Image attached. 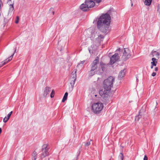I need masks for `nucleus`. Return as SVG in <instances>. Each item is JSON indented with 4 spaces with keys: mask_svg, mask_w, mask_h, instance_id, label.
I'll return each mask as SVG.
<instances>
[{
    "mask_svg": "<svg viewBox=\"0 0 160 160\" xmlns=\"http://www.w3.org/2000/svg\"><path fill=\"white\" fill-rule=\"evenodd\" d=\"M114 80V78L112 76H110L104 80L103 82L102 87L104 89L99 91V94L102 98V101L105 102H107L108 100L109 91L113 87Z\"/></svg>",
    "mask_w": 160,
    "mask_h": 160,
    "instance_id": "nucleus-1",
    "label": "nucleus"
},
{
    "mask_svg": "<svg viewBox=\"0 0 160 160\" xmlns=\"http://www.w3.org/2000/svg\"><path fill=\"white\" fill-rule=\"evenodd\" d=\"M111 17L108 13L102 14L98 18L97 22L98 28L104 33H108L111 29L110 26Z\"/></svg>",
    "mask_w": 160,
    "mask_h": 160,
    "instance_id": "nucleus-2",
    "label": "nucleus"
},
{
    "mask_svg": "<svg viewBox=\"0 0 160 160\" xmlns=\"http://www.w3.org/2000/svg\"><path fill=\"white\" fill-rule=\"evenodd\" d=\"M76 72V69H74L73 71L72 72L71 75L69 78L68 80L70 82V84L71 85L69 88V92H71L73 89L75 82L77 78Z\"/></svg>",
    "mask_w": 160,
    "mask_h": 160,
    "instance_id": "nucleus-3",
    "label": "nucleus"
},
{
    "mask_svg": "<svg viewBox=\"0 0 160 160\" xmlns=\"http://www.w3.org/2000/svg\"><path fill=\"white\" fill-rule=\"evenodd\" d=\"M103 104L100 102L94 103L92 105V109L94 113H99L103 108Z\"/></svg>",
    "mask_w": 160,
    "mask_h": 160,
    "instance_id": "nucleus-4",
    "label": "nucleus"
},
{
    "mask_svg": "<svg viewBox=\"0 0 160 160\" xmlns=\"http://www.w3.org/2000/svg\"><path fill=\"white\" fill-rule=\"evenodd\" d=\"M48 145L46 144H44L42 148V153L41 157L44 158L48 155V148H47Z\"/></svg>",
    "mask_w": 160,
    "mask_h": 160,
    "instance_id": "nucleus-5",
    "label": "nucleus"
},
{
    "mask_svg": "<svg viewBox=\"0 0 160 160\" xmlns=\"http://www.w3.org/2000/svg\"><path fill=\"white\" fill-rule=\"evenodd\" d=\"M124 49L122 58L123 60L126 61L130 57L131 55H130V52L128 48Z\"/></svg>",
    "mask_w": 160,
    "mask_h": 160,
    "instance_id": "nucleus-6",
    "label": "nucleus"
},
{
    "mask_svg": "<svg viewBox=\"0 0 160 160\" xmlns=\"http://www.w3.org/2000/svg\"><path fill=\"white\" fill-rule=\"evenodd\" d=\"M99 58L98 57H97L93 61V62L91 65V69L92 70H95L98 67L97 64L99 63Z\"/></svg>",
    "mask_w": 160,
    "mask_h": 160,
    "instance_id": "nucleus-7",
    "label": "nucleus"
},
{
    "mask_svg": "<svg viewBox=\"0 0 160 160\" xmlns=\"http://www.w3.org/2000/svg\"><path fill=\"white\" fill-rule=\"evenodd\" d=\"M119 57L118 54L115 53L110 58V63L111 65L113 64L116 62L119 59Z\"/></svg>",
    "mask_w": 160,
    "mask_h": 160,
    "instance_id": "nucleus-8",
    "label": "nucleus"
},
{
    "mask_svg": "<svg viewBox=\"0 0 160 160\" xmlns=\"http://www.w3.org/2000/svg\"><path fill=\"white\" fill-rule=\"evenodd\" d=\"M84 3L86 4L88 8L93 7L95 5V2L92 0H86Z\"/></svg>",
    "mask_w": 160,
    "mask_h": 160,
    "instance_id": "nucleus-9",
    "label": "nucleus"
},
{
    "mask_svg": "<svg viewBox=\"0 0 160 160\" xmlns=\"http://www.w3.org/2000/svg\"><path fill=\"white\" fill-rule=\"evenodd\" d=\"M80 8L82 11L85 12L89 10L88 7L86 5V4L83 3L80 6Z\"/></svg>",
    "mask_w": 160,
    "mask_h": 160,
    "instance_id": "nucleus-10",
    "label": "nucleus"
},
{
    "mask_svg": "<svg viewBox=\"0 0 160 160\" xmlns=\"http://www.w3.org/2000/svg\"><path fill=\"white\" fill-rule=\"evenodd\" d=\"M50 91L51 88L49 87H46L44 91L43 96L45 97H47L48 94L50 93Z\"/></svg>",
    "mask_w": 160,
    "mask_h": 160,
    "instance_id": "nucleus-11",
    "label": "nucleus"
},
{
    "mask_svg": "<svg viewBox=\"0 0 160 160\" xmlns=\"http://www.w3.org/2000/svg\"><path fill=\"white\" fill-rule=\"evenodd\" d=\"M151 55H152V57L155 56L158 59L160 57V53L157 52L154 50L152 51L151 53Z\"/></svg>",
    "mask_w": 160,
    "mask_h": 160,
    "instance_id": "nucleus-12",
    "label": "nucleus"
},
{
    "mask_svg": "<svg viewBox=\"0 0 160 160\" xmlns=\"http://www.w3.org/2000/svg\"><path fill=\"white\" fill-rule=\"evenodd\" d=\"M126 72V70L125 69H124L122 70H121L118 75V78L121 79L124 77L125 76Z\"/></svg>",
    "mask_w": 160,
    "mask_h": 160,
    "instance_id": "nucleus-13",
    "label": "nucleus"
},
{
    "mask_svg": "<svg viewBox=\"0 0 160 160\" xmlns=\"http://www.w3.org/2000/svg\"><path fill=\"white\" fill-rule=\"evenodd\" d=\"M106 65L102 62H100V66L99 67V71L102 72L104 71V69L105 68Z\"/></svg>",
    "mask_w": 160,
    "mask_h": 160,
    "instance_id": "nucleus-14",
    "label": "nucleus"
},
{
    "mask_svg": "<svg viewBox=\"0 0 160 160\" xmlns=\"http://www.w3.org/2000/svg\"><path fill=\"white\" fill-rule=\"evenodd\" d=\"M16 48H15V50L14 51V52H15L16 51ZM14 53L12 55H11L10 57H8L7 59H6L5 60H4V62H3L2 65L6 64L9 61L11 60V59H12V58L14 54Z\"/></svg>",
    "mask_w": 160,
    "mask_h": 160,
    "instance_id": "nucleus-15",
    "label": "nucleus"
},
{
    "mask_svg": "<svg viewBox=\"0 0 160 160\" xmlns=\"http://www.w3.org/2000/svg\"><path fill=\"white\" fill-rule=\"evenodd\" d=\"M61 41H59L58 42V49H60V51H61L64 48L65 44H63L61 46Z\"/></svg>",
    "mask_w": 160,
    "mask_h": 160,
    "instance_id": "nucleus-16",
    "label": "nucleus"
},
{
    "mask_svg": "<svg viewBox=\"0 0 160 160\" xmlns=\"http://www.w3.org/2000/svg\"><path fill=\"white\" fill-rule=\"evenodd\" d=\"M152 62H151V64L152 66H156L157 65V59L155 58H152Z\"/></svg>",
    "mask_w": 160,
    "mask_h": 160,
    "instance_id": "nucleus-17",
    "label": "nucleus"
},
{
    "mask_svg": "<svg viewBox=\"0 0 160 160\" xmlns=\"http://www.w3.org/2000/svg\"><path fill=\"white\" fill-rule=\"evenodd\" d=\"M91 140L90 139V140H88L86 142H85L84 143V146L85 147L86 149L88 148L89 146L91 144Z\"/></svg>",
    "mask_w": 160,
    "mask_h": 160,
    "instance_id": "nucleus-18",
    "label": "nucleus"
},
{
    "mask_svg": "<svg viewBox=\"0 0 160 160\" xmlns=\"http://www.w3.org/2000/svg\"><path fill=\"white\" fill-rule=\"evenodd\" d=\"M13 9H14V6H13V4H10L9 9V11L8 12V15L10 13H12V12L13 10Z\"/></svg>",
    "mask_w": 160,
    "mask_h": 160,
    "instance_id": "nucleus-19",
    "label": "nucleus"
},
{
    "mask_svg": "<svg viewBox=\"0 0 160 160\" xmlns=\"http://www.w3.org/2000/svg\"><path fill=\"white\" fill-rule=\"evenodd\" d=\"M141 118L142 115L141 114L140 112L138 115L136 116H135V121H138Z\"/></svg>",
    "mask_w": 160,
    "mask_h": 160,
    "instance_id": "nucleus-20",
    "label": "nucleus"
},
{
    "mask_svg": "<svg viewBox=\"0 0 160 160\" xmlns=\"http://www.w3.org/2000/svg\"><path fill=\"white\" fill-rule=\"evenodd\" d=\"M141 118L142 115L141 114L140 112L138 115L136 116H135V121H138Z\"/></svg>",
    "mask_w": 160,
    "mask_h": 160,
    "instance_id": "nucleus-21",
    "label": "nucleus"
},
{
    "mask_svg": "<svg viewBox=\"0 0 160 160\" xmlns=\"http://www.w3.org/2000/svg\"><path fill=\"white\" fill-rule=\"evenodd\" d=\"M94 47V45H92L90 47L88 48V50H89V53L91 54H92L93 53V47Z\"/></svg>",
    "mask_w": 160,
    "mask_h": 160,
    "instance_id": "nucleus-22",
    "label": "nucleus"
},
{
    "mask_svg": "<svg viewBox=\"0 0 160 160\" xmlns=\"http://www.w3.org/2000/svg\"><path fill=\"white\" fill-rule=\"evenodd\" d=\"M68 93L67 92H66L64 95L63 97L62 100V102H64L67 99Z\"/></svg>",
    "mask_w": 160,
    "mask_h": 160,
    "instance_id": "nucleus-23",
    "label": "nucleus"
},
{
    "mask_svg": "<svg viewBox=\"0 0 160 160\" xmlns=\"http://www.w3.org/2000/svg\"><path fill=\"white\" fill-rule=\"evenodd\" d=\"M152 2V0H145L144 3L146 5L150 6Z\"/></svg>",
    "mask_w": 160,
    "mask_h": 160,
    "instance_id": "nucleus-24",
    "label": "nucleus"
},
{
    "mask_svg": "<svg viewBox=\"0 0 160 160\" xmlns=\"http://www.w3.org/2000/svg\"><path fill=\"white\" fill-rule=\"evenodd\" d=\"M37 154V152L35 151H34L32 154V156L33 157V160H36L37 159L36 156Z\"/></svg>",
    "mask_w": 160,
    "mask_h": 160,
    "instance_id": "nucleus-25",
    "label": "nucleus"
},
{
    "mask_svg": "<svg viewBox=\"0 0 160 160\" xmlns=\"http://www.w3.org/2000/svg\"><path fill=\"white\" fill-rule=\"evenodd\" d=\"M124 156L122 153H120L118 156L119 159L120 160H123Z\"/></svg>",
    "mask_w": 160,
    "mask_h": 160,
    "instance_id": "nucleus-26",
    "label": "nucleus"
},
{
    "mask_svg": "<svg viewBox=\"0 0 160 160\" xmlns=\"http://www.w3.org/2000/svg\"><path fill=\"white\" fill-rule=\"evenodd\" d=\"M94 70H92V69H91V70L89 73L90 76H92L95 74V71H94Z\"/></svg>",
    "mask_w": 160,
    "mask_h": 160,
    "instance_id": "nucleus-27",
    "label": "nucleus"
},
{
    "mask_svg": "<svg viewBox=\"0 0 160 160\" xmlns=\"http://www.w3.org/2000/svg\"><path fill=\"white\" fill-rule=\"evenodd\" d=\"M10 117H9L8 116V115H7V116L5 117L4 118L3 120V122H7L8 121V120H9V119Z\"/></svg>",
    "mask_w": 160,
    "mask_h": 160,
    "instance_id": "nucleus-28",
    "label": "nucleus"
},
{
    "mask_svg": "<svg viewBox=\"0 0 160 160\" xmlns=\"http://www.w3.org/2000/svg\"><path fill=\"white\" fill-rule=\"evenodd\" d=\"M97 35H98L95 32H93L92 34L91 37L92 38H95L96 37H97Z\"/></svg>",
    "mask_w": 160,
    "mask_h": 160,
    "instance_id": "nucleus-29",
    "label": "nucleus"
},
{
    "mask_svg": "<svg viewBox=\"0 0 160 160\" xmlns=\"http://www.w3.org/2000/svg\"><path fill=\"white\" fill-rule=\"evenodd\" d=\"M55 92L54 90H52L50 94V97L51 98H52L54 97V95Z\"/></svg>",
    "mask_w": 160,
    "mask_h": 160,
    "instance_id": "nucleus-30",
    "label": "nucleus"
},
{
    "mask_svg": "<svg viewBox=\"0 0 160 160\" xmlns=\"http://www.w3.org/2000/svg\"><path fill=\"white\" fill-rule=\"evenodd\" d=\"M97 37H96V39H97L98 38H104V37L103 35H97Z\"/></svg>",
    "mask_w": 160,
    "mask_h": 160,
    "instance_id": "nucleus-31",
    "label": "nucleus"
},
{
    "mask_svg": "<svg viewBox=\"0 0 160 160\" xmlns=\"http://www.w3.org/2000/svg\"><path fill=\"white\" fill-rule=\"evenodd\" d=\"M80 152H81V149H79L78 150V152H77V157H76V160H77L78 159V157L79 155L80 154Z\"/></svg>",
    "mask_w": 160,
    "mask_h": 160,
    "instance_id": "nucleus-32",
    "label": "nucleus"
},
{
    "mask_svg": "<svg viewBox=\"0 0 160 160\" xmlns=\"http://www.w3.org/2000/svg\"><path fill=\"white\" fill-rule=\"evenodd\" d=\"M19 17L18 16H17L16 17V20H15V22L16 24L18 23L19 22Z\"/></svg>",
    "mask_w": 160,
    "mask_h": 160,
    "instance_id": "nucleus-33",
    "label": "nucleus"
},
{
    "mask_svg": "<svg viewBox=\"0 0 160 160\" xmlns=\"http://www.w3.org/2000/svg\"><path fill=\"white\" fill-rule=\"evenodd\" d=\"M157 73L155 72H153L152 74V76L153 77H154L156 75Z\"/></svg>",
    "mask_w": 160,
    "mask_h": 160,
    "instance_id": "nucleus-34",
    "label": "nucleus"
},
{
    "mask_svg": "<svg viewBox=\"0 0 160 160\" xmlns=\"http://www.w3.org/2000/svg\"><path fill=\"white\" fill-rule=\"evenodd\" d=\"M148 158L147 156L146 155H145L143 158V160H148Z\"/></svg>",
    "mask_w": 160,
    "mask_h": 160,
    "instance_id": "nucleus-35",
    "label": "nucleus"
},
{
    "mask_svg": "<svg viewBox=\"0 0 160 160\" xmlns=\"http://www.w3.org/2000/svg\"><path fill=\"white\" fill-rule=\"evenodd\" d=\"M94 1H95L96 3H99V2H100L101 1V0H94Z\"/></svg>",
    "mask_w": 160,
    "mask_h": 160,
    "instance_id": "nucleus-36",
    "label": "nucleus"
},
{
    "mask_svg": "<svg viewBox=\"0 0 160 160\" xmlns=\"http://www.w3.org/2000/svg\"><path fill=\"white\" fill-rule=\"evenodd\" d=\"M12 113V111H11V112H10L8 115V116L9 117H10L11 116V114Z\"/></svg>",
    "mask_w": 160,
    "mask_h": 160,
    "instance_id": "nucleus-37",
    "label": "nucleus"
},
{
    "mask_svg": "<svg viewBox=\"0 0 160 160\" xmlns=\"http://www.w3.org/2000/svg\"><path fill=\"white\" fill-rule=\"evenodd\" d=\"M4 62V61L3 62H2L1 63H0V68L4 65H2Z\"/></svg>",
    "mask_w": 160,
    "mask_h": 160,
    "instance_id": "nucleus-38",
    "label": "nucleus"
},
{
    "mask_svg": "<svg viewBox=\"0 0 160 160\" xmlns=\"http://www.w3.org/2000/svg\"><path fill=\"white\" fill-rule=\"evenodd\" d=\"M85 62V60H83L82 61H81L80 63L82 64H83Z\"/></svg>",
    "mask_w": 160,
    "mask_h": 160,
    "instance_id": "nucleus-39",
    "label": "nucleus"
},
{
    "mask_svg": "<svg viewBox=\"0 0 160 160\" xmlns=\"http://www.w3.org/2000/svg\"><path fill=\"white\" fill-rule=\"evenodd\" d=\"M158 67H156V68H155V71H158Z\"/></svg>",
    "mask_w": 160,
    "mask_h": 160,
    "instance_id": "nucleus-40",
    "label": "nucleus"
},
{
    "mask_svg": "<svg viewBox=\"0 0 160 160\" xmlns=\"http://www.w3.org/2000/svg\"><path fill=\"white\" fill-rule=\"evenodd\" d=\"M153 66H152V65H151V69H152V68H153Z\"/></svg>",
    "mask_w": 160,
    "mask_h": 160,
    "instance_id": "nucleus-41",
    "label": "nucleus"
},
{
    "mask_svg": "<svg viewBox=\"0 0 160 160\" xmlns=\"http://www.w3.org/2000/svg\"><path fill=\"white\" fill-rule=\"evenodd\" d=\"M52 14L53 15H54V11H53L52 12Z\"/></svg>",
    "mask_w": 160,
    "mask_h": 160,
    "instance_id": "nucleus-42",
    "label": "nucleus"
},
{
    "mask_svg": "<svg viewBox=\"0 0 160 160\" xmlns=\"http://www.w3.org/2000/svg\"><path fill=\"white\" fill-rule=\"evenodd\" d=\"M52 9V8H50V10H49V11H51V9Z\"/></svg>",
    "mask_w": 160,
    "mask_h": 160,
    "instance_id": "nucleus-43",
    "label": "nucleus"
},
{
    "mask_svg": "<svg viewBox=\"0 0 160 160\" xmlns=\"http://www.w3.org/2000/svg\"><path fill=\"white\" fill-rule=\"evenodd\" d=\"M97 96V95H95V97H96V96Z\"/></svg>",
    "mask_w": 160,
    "mask_h": 160,
    "instance_id": "nucleus-44",
    "label": "nucleus"
},
{
    "mask_svg": "<svg viewBox=\"0 0 160 160\" xmlns=\"http://www.w3.org/2000/svg\"><path fill=\"white\" fill-rule=\"evenodd\" d=\"M95 21V20H94V21H93V23H94V22Z\"/></svg>",
    "mask_w": 160,
    "mask_h": 160,
    "instance_id": "nucleus-45",
    "label": "nucleus"
},
{
    "mask_svg": "<svg viewBox=\"0 0 160 160\" xmlns=\"http://www.w3.org/2000/svg\"><path fill=\"white\" fill-rule=\"evenodd\" d=\"M11 0H8V1H11Z\"/></svg>",
    "mask_w": 160,
    "mask_h": 160,
    "instance_id": "nucleus-46",
    "label": "nucleus"
},
{
    "mask_svg": "<svg viewBox=\"0 0 160 160\" xmlns=\"http://www.w3.org/2000/svg\"><path fill=\"white\" fill-rule=\"evenodd\" d=\"M132 5H133V4L132 3V4H131V5L132 6Z\"/></svg>",
    "mask_w": 160,
    "mask_h": 160,
    "instance_id": "nucleus-47",
    "label": "nucleus"
},
{
    "mask_svg": "<svg viewBox=\"0 0 160 160\" xmlns=\"http://www.w3.org/2000/svg\"><path fill=\"white\" fill-rule=\"evenodd\" d=\"M80 64V63H78V65Z\"/></svg>",
    "mask_w": 160,
    "mask_h": 160,
    "instance_id": "nucleus-48",
    "label": "nucleus"
}]
</instances>
